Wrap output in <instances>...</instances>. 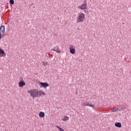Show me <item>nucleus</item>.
<instances>
[{
  "label": "nucleus",
  "mask_w": 131,
  "mask_h": 131,
  "mask_svg": "<svg viewBox=\"0 0 131 131\" xmlns=\"http://www.w3.org/2000/svg\"><path fill=\"white\" fill-rule=\"evenodd\" d=\"M20 80H21L19 81L18 83V86L19 88H23V86H25L26 84L25 83V82H24V80H23V79L22 78H20Z\"/></svg>",
  "instance_id": "obj_3"
},
{
  "label": "nucleus",
  "mask_w": 131,
  "mask_h": 131,
  "mask_svg": "<svg viewBox=\"0 0 131 131\" xmlns=\"http://www.w3.org/2000/svg\"><path fill=\"white\" fill-rule=\"evenodd\" d=\"M115 126H116V127H119V128H120V127H121V124L120 123V122H117L115 123Z\"/></svg>",
  "instance_id": "obj_12"
},
{
  "label": "nucleus",
  "mask_w": 131,
  "mask_h": 131,
  "mask_svg": "<svg viewBox=\"0 0 131 131\" xmlns=\"http://www.w3.org/2000/svg\"><path fill=\"white\" fill-rule=\"evenodd\" d=\"M41 95L46 96V93L43 91H41V90L38 91V97H40Z\"/></svg>",
  "instance_id": "obj_11"
},
{
  "label": "nucleus",
  "mask_w": 131,
  "mask_h": 131,
  "mask_svg": "<svg viewBox=\"0 0 131 131\" xmlns=\"http://www.w3.org/2000/svg\"><path fill=\"white\" fill-rule=\"evenodd\" d=\"M32 98H37L38 97V90L36 89H31L28 91Z\"/></svg>",
  "instance_id": "obj_1"
},
{
  "label": "nucleus",
  "mask_w": 131,
  "mask_h": 131,
  "mask_svg": "<svg viewBox=\"0 0 131 131\" xmlns=\"http://www.w3.org/2000/svg\"><path fill=\"white\" fill-rule=\"evenodd\" d=\"M119 110H119V108L118 107H117V108H113L112 110V112H116L117 111H119Z\"/></svg>",
  "instance_id": "obj_15"
},
{
  "label": "nucleus",
  "mask_w": 131,
  "mask_h": 131,
  "mask_svg": "<svg viewBox=\"0 0 131 131\" xmlns=\"http://www.w3.org/2000/svg\"><path fill=\"white\" fill-rule=\"evenodd\" d=\"M5 32H6V29L5 28V26H2L0 27V33H1L2 35L5 34Z\"/></svg>",
  "instance_id": "obj_4"
},
{
  "label": "nucleus",
  "mask_w": 131,
  "mask_h": 131,
  "mask_svg": "<svg viewBox=\"0 0 131 131\" xmlns=\"http://www.w3.org/2000/svg\"><path fill=\"white\" fill-rule=\"evenodd\" d=\"M0 57H6V53L2 48L0 47Z\"/></svg>",
  "instance_id": "obj_7"
},
{
  "label": "nucleus",
  "mask_w": 131,
  "mask_h": 131,
  "mask_svg": "<svg viewBox=\"0 0 131 131\" xmlns=\"http://www.w3.org/2000/svg\"><path fill=\"white\" fill-rule=\"evenodd\" d=\"M2 33H0V40L2 39Z\"/></svg>",
  "instance_id": "obj_20"
},
{
  "label": "nucleus",
  "mask_w": 131,
  "mask_h": 131,
  "mask_svg": "<svg viewBox=\"0 0 131 131\" xmlns=\"http://www.w3.org/2000/svg\"><path fill=\"white\" fill-rule=\"evenodd\" d=\"M45 112H40L39 113V117H45Z\"/></svg>",
  "instance_id": "obj_13"
},
{
  "label": "nucleus",
  "mask_w": 131,
  "mask_h": 131,
  "mask_svg": "<svg viewBox=\"0 0 131 131\" xmlns=\"http://www.w3.org/2000/svg\"><path fill=\"white\" fill-rule=\"evenodd\" d=\"M84 19H85V15L84 13H79L77 17V22L78 23L83 22V21H84Z\"/></svg>",
  "instance_id": "obj_2"
},
{
  "label": "nucleus",
  "mask_w": 131,
  "mask_h": 131,
  "mask_svg": "<svg viewBox=\"0 0 131 131\" xmlns=\"http://www.w3.org/2000/svg\"><path fill=\"white\" fill-rule=\"evenodd\" d=\"M40 85H41V86H42L43 88H44L45 89L48 88V86H49L48 83L47 82H40Z\"/></svg>",
  "instance_id": "obj_8"
},
{
  "label": "nucleus",
  "mask_w": 131,
  "mask_h": 131,
  "mask_svg": "<svg viewBox=\"0 0 131 131\" xmlns=\"http://www.w3.org/2000/svg\"><path fill=\"white\" fill-rule=\"evenodd\" d=\"M61 119L62 121H67V120H69V117L67 116H64Z\"/></svg>",
  "instance_id": "obj_10"
},
{
  "label": "nucleus",
  "mask_w": 131,
  "mask_h": 131,
  "mask_svg": "<svg viewBox=\"0 0 131 131\" xmlns=\"http://www.w3.org/2000/svg\"><path fill=\"white\" fill-rule=\"evenodd\" d=\"M52 51H53L54 52H56V53H58V54H60V53H61V51L59 50V47L58 46H55L53 47L52 49Z\"/></svg>",
  "instance_id": "obj_5"
},
{
  "label": "nucleus",
  "mask_w": 131,
  "mask_h": 131,
  "mask_svg": "<svg viewBox=\"0 0 131 131\" xmlns=\"http://www.w3.org/2000/svg\"><path fill=\"white\" fill-rule=\"evenodd\" d=\"M73 48V46L70 47V52L71 54H75V49Z\"/></svg>",
  "instance_id": "obj_9"
},
{
  "label": "nucleus",
  "mask_w": 131,
  "mask_h": 131,
  "mask_svg": "<svg viewBox=\"0 0 131 131\" xmlns=\"http://www.w3.org/2000/svg\"><path fill=\"white\" fill-rule=\"evenodd\" d=\"M86 8V4H82L78 7V9L80 10H85L87 9Z\"/></svg>",
  "instance_id": "obj_6"
},
{
  "label": "nucleus",
  "mask_w": 131,
  "mask_h": 131,
  "mask_svg": "<svg viewBox=\"0 0 131 131\" xmlns=\"http://www.w3.org/2000/svg\"><path fill=\"white\" fill-rule=\"evenodd\" d=\"M82 106H88V102H84L82 103Z\"/></svg>",
  "instance_id": "obj_18"
},
{
  "label": "nucleus",
  "mask_w": 131,
  "mask_h": 131,
  "mask_svg": "<svg viewBox=\"0 0 131 131\" xmlns=\"http://www.w3.org/2000/svg\"><path fill=\"white\" fill-rule=\"evenodd\" d=\"M9 4H10V5H14V0H10Z\"/></svg>",
  "instance_id": "obj_17"
},
{
  "label": "nucleus",
  "mask_w": 131,
  "mask_h": 131,
  "mask_svg": "<svg viewBox=\"0 0 131 131\" xmlns=\"http://www.w3.org/2000/svg\"><path fill=\"white\" fill-rule=\"evenodd\" d=\"M43 63V66L45 67L48 66V62H42Z\"/></svg>",
  "instance_id": "obj_19"
},
{
  "label": "nucleus",
  "mask_w": 131,
  "mask_h": 131,
  "mask_svg": "<svg viewBox=\"0 0 131 131\" xmlns=\"http://www.w3.org/2000/svg\"><path fill=\"white\" fill-rule=\"evenodd\" d=\"M56 127H57V128H58L59 131H64V129H63L62 128H61L58 126H56Z\"/></svg>",
  "instance_id": "obj_16"
},
{
  "label": "nucleus",
  "mask_w": 131,
  "mask_h": 131,
  "mask_svg": "<svg viewBox=\"0 0 131 131\" xmlns=\"http://www.w3.org/2000/svg\"><path fill=\"white\" fill-rule=\"evenodd\" d=\"M87 106H89V107H92L94 108V107H95V104H93L92 103L88 102V105Z\"/></svg>",
  "instance_id": "obj_14"
}]
</instances>
